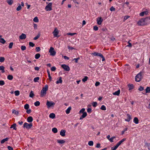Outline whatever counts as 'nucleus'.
Returning a JSON list of instances; mask_svg holds the SVG:
<instances>
[{"label": "nucleus", "mask_w": 150, "mask_h": 150, "mask_svg": "<svg viewBox=\"0 0 150 150\" xmlns=\"http://www.w3.org/2000/svg\"><path fill=\"white\" fill-rule=\"evenodd\" d=\"M48 87L47 85H45L43 87L41 91L40 96L42 97L44 96L47 93V91L48 90Z\"/></svg>", "instance_id": "obj_1"}, {"label": "nucleus", "mask_w": 150, "mask_h": 150, "mask_svg": "<svg viewBox=\"0 0 150 150\" xmlns=\"http://www.w3.org/2000/svg\"><path fill=\"white\" fill-rule=\"evenodd\" d=\"M148 18H143L140 19L137 22V24L139 25L144 26L148 24L146 22L145 20Z\"/></svg>", "instance_id": "obj_2"}, {"label": "nucleus", "mask_w": 150, "mask_h": 150, "mask_svg": "<svg viewBox=\"0 0 150 150\" xmlns=\"http://www.w3.org/2000/svg\"><path fill=\"white\" fill-rule=\"evenodd\" d=\"M46 4H47L45 7V10L47 11H50L52 10V3L51 2L48 3L46 2Z\"/></svg>", "instance_id": "obj_3"}, {"label": "nucleus", "mask_w": 150, "mask_h": 150, "mask_svg": "<svg viewBox=\"0 0 150 150\" xmlns=\"http://www.w3.org/2000/svg\"><path fill=\"white\" fill-rule=\"evenodd\" d=\"M55 103L52 101H47L46 105L48 108H49L51 107H53L55 105Z\"/></svg>", "instance_id": "obj_4"}, {"label": "nucleus", "mask_w": 150, "mask_h": 150, "mask_svg": "<svg viewBox=\"0 0 150 150\" xmlns=\"http://www.w3.org/2000/svg\"><path fill=\"white\" fill-rule=\"evenodd\" d=\"M33 126L32 123L28 124L27 122H25L23 124V127L24 128H26L27 129H30Z\"/></svg>", "instance_id": "obj_5"}, {"label": "nucleus", "mask_w": 150, "mask_h": 150, "mask_svg": "<svg viewBox=\"0 0 150 150\" xmlns=\"http://www.w3.org/2000/svg\"><path fill=\"white\" fill-rule=\"evenodd\" d=\"M142 73H139L135 77V81L137 82L140 81L142 79Z\"/></svg>", "instance_id": "obj_6"}, {"label": "nucleus", "mask_w": 150, "mask_h": 150, "mask_svg": "<svg viewBox=\"0 0 150 150\" xmlns=\"http://www.w3.org/2000/svg\"><path fill=\"white\" fill-rule=\"evenodd\" d=\"M49 52L50 53V55L52 56H54L56 54V52L54 50V49L52 47H50Z\"/></svg>", "instance_id": "obj_7"}, {"label": "nucleus", "mask_w": 150, "mask_h": 150, "mask_svg": "<svg viewBox=\"0 0 150 150\" xmlns=\"http://www.w3.org/2000/svg\"><path fill=\"white\" fill-rule=\"evenodd\" d=\"M59 33V32L58 30L57 29V28H55L52 32V33L54 37H59V36L58 35Z\"/></svg>", "instance_id": "obj_8"}, {"label": "nucleus", "mask_w": 150, "mask_h": 150, "mask_svg": "<svg viewBox=\"0 0 150 150\" xmlns=\"http://www.w3.org/2000/svg\"><path fill=\"white\" fill-rule=\"evenodd\" d=\"M61 67L65 71H69L70 70V68L69 66L66 64H62Z\"/></svg>", "instance_id": "obj_9"}, {"label": "nucleus", "mask_w": 150, "mask_h": 150, "mask_svg": "<svg viewBox=\"0 0 150 150\" xmlns=\"http://www.w3.org/2000/svg\"><path fill=\"white\" fill-rule=\"evenodd\" d=\"M97 23L98 25H100L101 24L102 22L103 21V19L102 18L98 17L97 19Z\"/></svg>", "instance_id": "obj_10"}, {"label": "nucleus", "mask_w": 150, "mask_h": 150, "mask_svg": "<svg viewBox=\"0 0 150 150\" xmlns=\"http://www.w3.org/2000/svg\"><path fill=\"white\" fill-rule=\"evenodd\" d=\"M66 130L64 129H62L60 131V134L62 136L64 137L65 135Z\"/></svg>", "instance_id": "obj_11"}, {"label": "nucleus", "mask_w": 150, "mask_h": 150, "mask_svg": "<svg viewBox=\"0 0 150 150\" xmlns=\"http://www.w3.org/2000/svg\"><path fill=\"white\" fill-rule=\"evenodd\" d=\"M26 38V35L24 33L22 34L19 36V38L21 40L25 39Z\"/></svg>", "instance_id": "obj_12"}, {"label": "nucleus", "mask_w": 150, "mask_h": 150, "mask_svg": "<svg viewBox=\"0 0 150 150\" xmlns=\"http://www.w3.org/2000/svg\"><path fill=\"white\" fill-rule=\"evenodd\" d=\"M127 119H125V120L126 121L129 122L131 120L132 118L130 115L129 114H127Z\"/></svg>", "instance_id": "obj_13"}, {"label": "nucleus", "mask_w": 150, "mask_h": 150, "mask_svg": "<svg viewBox=\"0 0 150 150\" xmlns=\"http://www.w3.org/2000/svg\"><path fill=\"white\" fill-rule=\"evenodd\" d=\"M128 87L129 88V91L130 90H132V89H133L134 86L133 84H129L128 85Z\"/></svg>", "instance_id": "obj_14"}, {"label": "nucleus", "mask_w": 150, "mask_h": 150, "mask_svg": "<svg viewBox=\"0 0 150 150\" xmlns=\"http://www.w3.org/2000/svg\"><path fill=\"white\" fill-rule=\"evenodd\" d=\"M57 142L59 144H63L66 142L64 140H57Z\"/></svg>", "instance_id": "obj_15"}, {"label": "nucleus", "mask_w": 150, "mask_h": 150, "mask_svg": "<svg viewBox=\"0 0 150 150\" xmlns=\"http://www.w3.org/2000/svg\"><path fill=\"white\" fill-rule=\"evenodd\" d=\"M87 113L86 112H85L83 113L82 115L80 117V120H81L83 118H85L87 116Z\"/></svg>", "instance_id": "obj_16"}, {"label": "nucleus", "mask_w": 150, "mask_h": 150, "mask_svg": "<svg viewBox=\"0 0 150 150\" xmlns=\"http://www.w3.org/2000/svg\"><path fill=\"white\" fill-rule=\"evenodd\" d=\"M6 1L8 4L10 5H12L13 3V0H6Z\"/></svg>", "instance_id": "obj_17"}, {"label": "nucleus", "mask_w": 150, "mask_h": 150, "mask_svg": "<svg viewBox=\"0 0 150 150\" xmlns=\"http://www.w3.org/2000/svg\"><path fill=\"white\" fill-rule=\"evenodd\" d=\"M71 106H70L66 110L65 112L67 114H69L70 112V110H71Z\"/></svg>", "instance_id": "obj_18"}, {"label": "nucleus", "mask_w": 150, "mask_h": 150, "mask_svg": "<svg viewBox=\"0 0 150 150\" xmlns=\"http://www.w3.org/2000/svg\"><path fill=\"white\" fill-rule=\"evenodd\" d=\"M33 121V117L31 116L28 117L27 119V121L29 122H30Z\"/></svg>", "instance_id": "obj_19"}, {"label": "nucleus", "mask_w": 150, "mask_h": 150, "mask_svg": "<svg viewBox=\"0 0 150 150\" xmlns=\"http://www.w3.org/2000/svg\"><path fill=\"white\" fill-rule=\"evenodd\" d=\"M94 56H97L101 57L103 56V55L100 53L97 52H94Z\"/></svg>", "instance_id": "obj_20"}, {"label": "nucleus", "mask_w": 150, "mask_h": 150, "mask_svg": "<svg viewBox=\"0 0 150 150\" xmlns=\"http://www.w3.org/2000/svg\"><path fill=\"white\" fill-rule=\"evenodd\" d=\"M133 121L136 124H137L139 123V120L137 117H135L134 118Z\"/></svg>", "instance_id": "obj_21"}, {"label": "nucleus", "mask_w": 150, "mask_h": 150, "mask_svg": "<svg viewBox=\"0 0 150 150\" xmlns=\"http://www.w3.org/2000/svg\"><path fill=\"white\" fill-rule=\"evenodd\" d=\"M120 90H118L117 91H115L113 93V95L119 96L120 95Z\"/></svg>", "instance_id": "obj_22"}, {"label": "nucleus", "mask_w": 150, "mask_h": 150, "mask_svg": "<svg viewBox=\"0 0 150 150\" xmlns=\"http://www.w3.org/2000/svg\"><path fill=\"white\" fill-rule=\"evenodd\" d=\"M55 115L54 113H51L49 115V117L52 119H54L55 117Z\"/></svg>", "instance_id": "obj_23"}, {"label": "nucleus", "mask_w": 150, "mask_h": 150, "mask_svg": "<svg viewBox=\"0 0 150 150\" xmlns=\"http://www.w3.org/2000/svg\"><path fill=\"white\" fill-rule=\"evenodd\" d=\"M8 139V138H6L5 139H3L1 140V144H3L6 141H7Z\"/></svg>", "instance_id": "obj_24"}, {"label": "nucleus", "mask_w": 150, "mask_h": 150, "mask_svg": "<svg viewBox=\"0 0 150 150\" xmlns=\"http://www.w3.org/2000/svg\"><path fill=\"white\" fill-rule=\"evenodd\" d=\"M62 78L61 77H60L59 78V80H57L56 82V83L57 84H59V83H62Z\"/></svg>", "instance_id": "obj_25"}, {"label": "nucleus", "mask_w": 150, "mask_h": 150, "mask_svg": "<svg viewBox=\"0 0 150 150\" xmlns=\"http://www.w3.org/2000/svg\"><path fill=\"white\" fill-rule=\"evenodd\" d=\"M4 69V67L3 66H0V70L1 71L2 73H4L5 72Z\"/></svg>", "instance_id": "obj_26"}, {"label": "nucleus", "mask_w": 150, "mask_h": 150, "mask_svg": "<svg viewBox=\"0 0 150 150\" xmlns=\"http://www.w3.org/2000/svg\"><path fill=\"white\" fill-rule=\"evenodd\" d=\"M91 106V105H88V108L87 109V112H88V113H91V109L90 108H89Z\"/></svg>", "instance_id": "obj_27"}, {"label": "nucleus", "mask_w": 150, "mask_h": 150, "mask_svg": "<svg viewBox=\"0 0 150 150\" xmlns=\"http://www.w3.org/2000/svg\"><path fill=\"white\" fill-rule=\"evenodd\" d=\"M7 78L8 80H11L13 79V76L12 75H9L7 76Z\"/></svg>", "instance_id": "obj_28"}, {"label": "nucleus", "mask_w": 150, "mask_h": 150, "mask_svg": "<svg viewBox=\"0 0 150 150\" xmlns=\"http://www.w3.org/2000/svg\"><path fill=\"white\" fill-rule=\"evenodd\" d=\"M16 124H14L11 125V127H10V128H13L14 129L16 130Z\"/></svg>", "instance_id": "obj_29"}, {"label": "nucleus", "mask_w": 150, "mask_h": 150, "mask_svg": "<svg viewBox=\"0 0 150 150\" xmlns=\"http://www.w3.org/2000/svg\"><path fill=\"white\" fill-rule=\"evenodd\" d=\"M40 57V54L39 53H37L36 54L35 56V58L36 59H39Z\"/></svg>", "instance_id": "obj_30"}, {"label": "nucleus", "mask_w": 150, "mask_h": 150, "mask_svg": "<svg viewBox=\"0 0 150 150\" xmlns=\"http://www.w3.org/2000/svg\"><path fill=\"white\" fill-rule=\"evenodd\" d=\"M52 131L54 133H56L57 132V129L56 128L54 127L52 129Z\"/></svg>", "instance_id": "obj_31"}, {"label": "nucleus", "mask_w": 150, "mask_h": 150, "mask_svg": "<svg viewBox=\"0 0 150 150\" xmlns=\"http://www.w3.org/2000/svg\"><path fill=\"white\" fill-rule=\"evenodd\" d=\"M18 7L16 8V10L17 11H19L21 9V7L20 4H18Z\"/></svg>", "instance_id": "obj_32"}, {"label": "nucleus", "mask_w": 150, "mask_h": 150, "mask_svg": "<svg viewBox=\"0 0 150 150\" xmlns=\"http://www.w3.org/2000/svg\"><path fill=\"white\" fill-rule=\"evenodd\" d=\"M0 42L3 44H4L6 42V41L3 38L0 39Z\"/></svg>", "instance_id": "obj_33"}, {"label": "nucleus", "mask_w": 150, "mask_h": 150, "mask_svg": "<svg viewBox=\"0 0 150 150\" xmlns=\"http://www.w3.org/2000/svg\"><path fill=\"white\" fill-rule=\"evenodd\" d=\"M146 93H150V87H147L146 89Z\"/></svg>", "instance_id": "obj_34"}, {"label": "nucleus", "mask_w": 150, "mask_h": 150, "mask_svg": "<svg viewBox=\"0 0 150 150\" xmlns=\"http://www.w3.org/2000/svg\"><path fill=\"white\" fill-rule=\"evenodd\" d=\"M39 77H37L34 78L33 81L35 82H38V81L39 79Z\"/></svg>", "instance_id": "obj_35"}, {"label": "nucleus", "mask_w": 150, "mask_h": 150, "mask_svg": "<svg viewBox=\"0 0 150 150\" xmlns=\"http://www.w3.org/2000/svg\"><path fill=\"white\" fill-rule=\"evenodd\" d=\"M34 96L33 92L31 91L30 93L29 96L31 98H33Z\"/></svg>", "instance_id": "obj_36"}, {"label": "nucleus", "mask_w": 150, "mask_h": 150, "mask_svg": "<svg viewBox=\"0 0 150 150\" xmlns=\"http://www.w3.org/2000/svg\"><path fill=\"white\" fill-rule=\"evenodd\" d=\"M33 21L35 22H38L39 21V20L37 17H35L33 19Z\"/></svg>", "instance_id": "obj_37"}, {"label": "nucleus", "mask_w": 150, "mask_h": 150, "mask_svg": "<svg viewBox=\"0 0 150 150\" xmlns=\"http://www.w3.org/2000/svg\"><path fill=\"white\" fill-rule=\"evenodd\" d=\"M40 102L39 101H37L34 103V105L36 106H38L40 105Z\"/></svg>", "instance_id": "obj_38"}, {"label": "nucleus", "mask_w": 150, "mask_h": 150, "mask_svg": "<svg viewBox=\"0 0 150 150\" xmlns=\"http://www.w3.org/2000/svg\"><path fill=\"white\" fill-rule=\"evenodd\" d=\"M93 142L92 141H91L88 142V145L90 146H93Z\"/></svg>", "instance_id": "obj_39"}, {"label": "nucleus", "mask_w": 150, "mask_h": 150, "mask_svg": "<svg viewBox=\"0 0 150 150\" xmlns=\"http://www.w3.org/2000/svg\"><path fill=\"white\" fill-rule=\"evenodd\" d=\"M5 60V58L3 57H0V62H3Z\"/></svg>", "instance_id": "obj_40"}, {"label": "nucleus", "mask_w": 150, "mask_h": 150, "mask_svg": "<svg viewBox=\"0 0 150 150\" xmlns=\"http://www.w3.org/2000/svg\"><path fill=\"white\" fill-rule=\"evenodd\" d=\"M115 138V136L112 137L110 139H109V140L111 142H113V139Z\"/></svg>", "instance_id": "obj_41"}, {"label": "nucleus", "mask_w": 150, "mask_h": 150, "mask_svg": "<svg viewBox=\"0 0 150 150\" xmlns=\"http://www.w3.org/2000/svg\"><path fill=\"white\" fill-rule=\"evenodd\" d=\"M24 108L26 110H28L29 108V105L28 104H26L24 106Z\"/></svg>", "instance_id": "obj_42"}, {"label": "nucleus", "mask_w": 150, "mask_h": 150, "mask_svg": "<svg viewBox=\"0 0 150 150\" xmlns=\"http://www.w3.org/2000/svg\"><path fill=\"white\" fill-rule=\"evenodd\" d=\"M15 94L16 96H18L20 94L19 91H15Z\"/></svg>", "instance_id": "obj_43"}, {"label": "nucleus", "mask_w": 150, "mask_h": 150, "mask_svg": "<svg viewBox=\"0 0 150 150\" xmlns=\"http://www.w3.org/2000/svg\"><path fill=\"white\" fill-rule=\"evenodd\" d=\"M88 79V77L87 76H85L84 78H83L82 79V81L83 82H85L87 81V79Z\"/></svg>", "instance_id": "obj_44"}, {"label": "nucleus", "mask_w": 150, "mask_h": 150, "mask_svg": "<svg viewBox=\"0 0 150 150\" xmlns=\"http://www.w3.org/2000/svg\"><path fill=\"white\" fill-rule=\"evenodd\" d=\"M85 108H82L79 111V113H83L85 112Z\"/></svg>", "instance_id": "obj_45"}, {"label": "nucleus", "mask_w": 150, "mask_h": 150, "mask_svg": "<svg viewBox=\"0 0 150 150\" xmlns=\"http://www.w3.org/2000/svg\"><path fill=\"white\" fill-rule=\"evenodd\" d=\"M76 34V33H67V35H68L73 36Z\"/></svg>", "instance_id": "obj_46"}, {"label": "nucleus", "mask_w": 150, "mask_h": 150, "mask_svg": "<svg viewBox=\"0 0 150 150\" xmlns=\"http://www.w3.org/2000/svg\"><path fill=\"white\" fill-rule=\"evenodd\" d=\"M100 109L102 110H106V108L104 105H102L101 106Z\"/></svg>", "instance_id": "obj_47"}, {"label": "nucleus", "mask_w": 150, "mask_h": 150, "mask_svg": "<svg viewBox=\"0 0 150 150\" xmlns=\"http://www.w3.org/2000/svg\"><path fill=\"white\" fill-rule=\"evenodd\" d=\"M128 130V128H126L125 129H124L123 130L122 132H121V135H123L124 133H125V132L126 131H127V130Z\"/></svg>", "instance_id": "obj_48"}, {"label": "nucleus", "mask_w": 150, "mask_h": 150, "mask_svg": "<svg viewBox=\"0 0 150 150\" xmlns=\"http://www.w3.org/2000/svg\"><path fill=\"white\" fill-rule=\"evenodd\" d=\"M29 45L30 46L33 47L35 46V45L33 42H29Z\"/></svg>", "instance_id": "obj_49"}, {"label": "nucleus", "mask_w": 150, "mask_h": 150, "mask_svg": "<svg viewBox=\"0 0 150 150\" xmlns=\"http://www.w3.org/2000/svg\"><path fill=\"white\" fill-rule=\"evenodd\" d=\"M5 84V82L4 81H0V86H3Z\"/></svg>", "instance_id": "obj_50"}, {"label": "nucleus", "mask_w": 150, "mask_h": 150, "mask_svg": "<svg viewBox=\"0 0 150 150\" xmlns=\"http://www.w3.org/2000/svg\"><path fill=\"white\" fill-rule=\"evenodd\" d=\"M13 45V43L12 42H11L9 43L8 47L9 49H11L12 48Z\"/></svg>", "instance_id": "obj_51"}, {"label": "nucleus", "mask_w": 150, "mask_h": 150, "mask_svg": "<svg viewBox=\"0 0 150 150\" xmlns=\"http://www.w3.org/2000/svg\"><path fill=\"white\" fill-rule=\"evenodd\" d=\"M21 49L23 51L26 50V47L25 46H22L21 47Z\"/></svg>", "instance_id": "obj_52"}, {"label": "nucleus", "mask_w": 150, "mask_h": 150, "mask_svg": "<svg viewBox=\"0 0 150 150\" xmlns=\"http://www.w3.org/2000/svg\"><path fill=\"white\" fill-rule=\"evenodd\" d=\"M118 147V146H117V145H116L114 147L112 148L111 150H116Z\"/></svg>", "instance_id": "obj_53"}, {"label": "nucleus", "mask_w": 150, "mask_h": 150, "mask_svg": "<svg viewBox=\"0 0 150 150\" xmlns=\"http://www.w3.org/2000/svg\"><path fill=\"white\" fill-rule=\"evenodd\" d=\"M35 50L37 52H38L40 51V47H36Z\"/></svg>", "instance_id": "obj_54"}, {"label": "nucleus", "mask_w": 150, "mask_h": 150, "mask_svg": "<svg viewBox=\"0 0 150 150\" xmlns=\"http://www.w3.org/2000/svg\"><path fill=\"white\" fill-rule=\"evenodd\" d=\"M110 10L111 11H115V9L113 6H112L110 8Z\"/></svg>", "instance_id": "obj_55"}, {"label": "nucleus", "mask_w": 150, "mask_h": 150, "mask_svg": "<svg viewBox=\"0 0 150 150\" xmlns=\"http://www.w3.org/2000/svg\"><path fill=\"white\" fill-rule=\"evenodd\" d=\"M144 87H143L142 86H140L138 90L140 91H142L144 90Z\"/></svg>", "instance_id": "obj_56"}, {"label": "nucleus", "mask_w": 150, "mask_h": 150, "mask_svg": "<svg viewBox=\"0 0 150 150\" xmlns=\"http://www.w3.org/2000/svg\"><path fill=\"white\" fill-rule=\"evenodd\" d=\"M56 69V68L54 67H52L51 69V70L52 71H54Z\"/></svg>", "instance_id": "obj_57"}, {"label": "nucleus", "mask_w": 150, "mask_h": 150, "mask_svg": "<svg viewBox=\"0 0 150 150\" xmlns=\"http://www.w3.org/2000/svg\"><path fill=\"white\" fill-rule=\"evenodd\" d=\"M100 83L99 82L96 81L95 83V86H97L100 85Z\"/></svg>", "instance_id": "obj_58"}, {"label": "nucleus", "mask_w": 150, "mask_h": 150, "mask_svg": "<svg viewBox=\"0 0 150 150\" xmlns=\"http://www.w3.org/2000/svg\"><path fill=\"white\" fill-rule=\"evenodd\" d=\"M109 38L112 40H114L115 39V38L114 37L113 35L110 36Z\"/></svg>", "instance_id": "obj_59"}, {"label": "nucleus", "mask_w": 150, "mask_h": 150, "mask_svg": "<svg viewBox=\"0 0 150 150\" xmlns=\"http://www.w3.org/2000/svg\"><path fill=\"white\" fill-rule=\"evenodd\" d=\"M96 147L98 148H100V143H98L97 144L96 146Z\"/></svg>", "instance_id": "obj_60"}, {"label": "nucleus", "mask_w": 150, "mask_h": 150, "mask_svg": "<svg viewBox=\"0 0 150 150\" xmlns=\"http://www.w3.org/2000/svg\"><path fill=\"white\" fill-rule=\"evenodd\" d=\"M12 112L13 113H15L16 114H18V112L16 111L15 110H13L12 111Z\"/></svg>", "instance_id": "obj_61"}, {"label": "nucleus", "mask_w": 150, "mask_h": 150, "mask_svg": "<svg viewBox=\"0 0 150 150\" xmlns=\"http://www.w3.org/2000/svg\"><path fill=\"white\" fill-rule=\"evenodd\" d=\"M31 110L30 109H29V110L28 109V110H27L26 111V112L28 114H30V113H31Z\"/></svg>", "instance_id": "obj_62"}, {"label": "nucleus", "mask_w": 150, "mask_h": 150, "mask_svg": "<svg viewBox=\"0 0 150 150\" xmlns=\"http://www.w3.org/2000/svg\"><path fill=\"white\" fill-rule=\"evenodd\" d=\"M79 59V58H74L73 59V60H74L76 63H77Z\"/></svg>", "instance_id": "obj_63"}, {"label": "nucleus", "mask_w": 150, "mask_h": 150, "mask_svg": "<svg viewBox=\"0 0 150 150\" xmlns=\"http://www.w3.org/2000/svg\"><path fill=\"white\" fill-rule=\"evenodd\" d=\"M8 150H13V148L10 146H8Z\"/></svg>", "instance_id": "obj_64"}]
</instances>
